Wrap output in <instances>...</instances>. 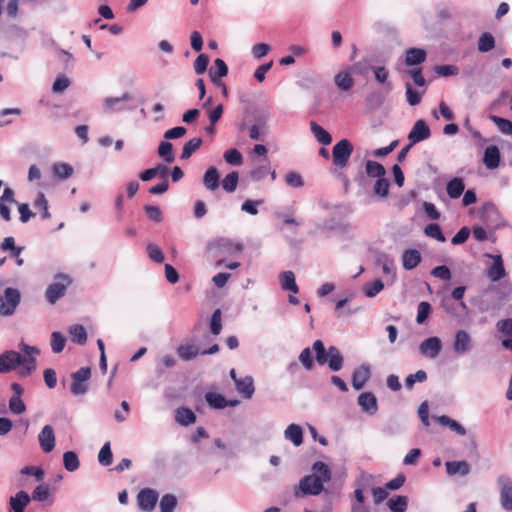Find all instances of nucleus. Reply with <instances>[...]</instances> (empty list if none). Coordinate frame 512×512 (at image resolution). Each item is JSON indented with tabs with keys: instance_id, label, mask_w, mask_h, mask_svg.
Listing matches in <instances>:
<instances>
[{
	"instance_id": "864d4df0",
	"label": "nucleus",
	"mask_w": 512,
	"mask_h": 512,
	"mask_svg": "<svg viewBox=\"0 0 512 512\" xmlns=\"http://www.w3.org/2000/svg\"><path fill=\"white\" fill-rule=\"evenodd\" d=\"M178 355L183 360H191L194 359L198 354L199 350L194 345H180L177 349Z\"/></svg>"
},
{
	"instance_id": "a19ab883",
	"label": "nucleus",
	"mask_w": 512,
	"mask_h": 512,
	"mask_svg": "<svg viewBox=\"0 0 512 512\" xmlns=\"http://www.w3.org/2000/svg\"><path fill=\"white\" fill-rule=\"evenodd\" d=\"M366 173L369 177L383 178L386 175L384 166L376 161L368 160L365 165Z\"/></svg>"
},
{
	"instance_id": "c9c22d12",
	"label": "nucleus",
	"mask_w": 512,
	"mask_h": 512,
	"mask_svg": "<svg viewBox=\"0 0 512 512\" xmlns=\"http://www.w3.org/2000/svg\"><path fill=\"white\" fill-rule=\"evenodd\" d=\"M312 469L313 474L311 476L317 477L322 485L330 480L331 472L325 463L318 461L313 465Z\"/></svg>"
},
{
	"instance_id": "4d7b16f0",
	"label": "nucleus",
	"mask_w": 512,
	"mask_h": 512,
	"mask_svg": "<svg viewBox=\"0 0 512 512\" xmlns=\"http://www.w3.org/2000/svg\"><path fill=\"white\" fill-rule=\"evenodd\" d=\"M98 461L102 466H109L113 461L110 442H106L98 453Z\"/></svg>"
},
{
	"instance_id": "0eeeda50",
	"label": "nucleus",
	"mask_w": 512,
	"mask_h": 512,
	"mask_svg": "<svg viewBox=\"0 0 512 512\" xmlns=\"http://www.w3.org/2000/svg\"><path fill=\"white\" fill-rule=\"evenodd\" d=\"M323 488L324 485L320 483L317 477L307 475L300 480L299 486L295 490V496L318 495L322 492Z\"/></svg>"
},
{
	"instance_id": "a211bd4d",
	"label": "nucleus",
	"mask_w": 512,
	"mask_h": 512,
	"mask_svg": "<svg viewBox=\"0 0 512 512\" xmlns=\"http://www.w3.org/2000/svg\"><path fill=\"white\" fill-rule=\"evenodd\" d=\"M357 402L361 410L369 415H374L378 410L377 398L372 392L361 393Z\"/></svg>"
},
{
	"instance_id": "bf43d9fd",
	"label": "nucleus",
	"mask_w": 512,
	"mask_h": 512,
	"mask_svg": "<svg viewBox=\"0 0 512 512\" xmlns=\"http://www.w3.org/2000/svg\"><path fill=\"white\" fill-rule=\"evenodd\" d=\"M424 233L426 236L436 239L439 242H445L446 238L442 233L440 226L436 223H431L427 225L424 229Z\"/></svg>"
},
{
	"instance_id": "6e6552de",
	"label": "nucleus",
	"mask_w": 512,
	"mask_h": 512,
	"mask_svg": "<svg viewBox=\"0 0 512 512\" xmlns=\"http://www.w3.org/2000/svg\"><path fill=\"white\" fill-rule=\"evenodd\" d=\"M133 96L129 92H125L119 97H106L102 102V110L105 114H112L124 111L126 109L124 103L131 101Z\"/></svg>"
},
{
	"instance_id": "79ce46f5",
	"label": "nucleus",
	"mask_w": 512,
	"mask_h": 512,
	"mask_svg": "<svg viewBox=\"0 0 512 512\" xmlns=\"http://www.w3.org/2000/svg\"><path fill=\"white\" fill-rule=\"evenodd\" d=\"M312 349L315 352L316 362L319 365H324L327 363L329 358V348L325 349L324 344L321 340H316L313 343Z\"/></svg>"
},
{
	"instance_id": "f704fd0d",
	"label": "nucleus",
	"mask_w": 512,
	"mask_h": 512,
	"mask_svg": "<svg viewBox=\"0 0 512 512\" xmlns=\"http://www.w3.org/2000/svg\"><path fill=\"white\" fill-rule=\"evenodd\" d=\"M268 174H271V178L272 180H275L276 178V173L275 171H270V166L268 164V162L264 163V164H259L258 166H255L251 171H250V178L253 180V181H261L262 179H264Z\"/></svg>"
},
{
	"instance_id": "e2e57ef3",
	"label": "nucleus",
	"mask_w": 512,
	"mask_h": 512,
	"mask_svg": "<svg viewBox=\"0 0 512 512\" xmlns=\"http://www.w3.org/2000/svg\"><path fill=\"white\" fill-rule=\"evenodd\" d=\"M9 410L11 413L19 415L26 411V405L19 396H12L9 400Z\"/></svg>"
},
{
	"instance_id": "6ab92c4d",
	"label": "nucleus",
	"mask_w": 512,
	"mask_h": 512,
	"mask_svg": "<svg viewBox=\"0 0 512 512\" xmlns=\"http://www.w3.org/2000/svg\"><path fill=\"white\" fill-rule=\"evenodd\" d=\"M371 377L370 367L362 364L357 367L352 374V386L355 390H360Z\"/></svg>"
},
{
	"instance_id": "2f4dec72",
	"label": "nucleus",
	"mask_w": 512,
	"mask_h": 512,
	"mask_svg": "<svg viewBox=\"0 0 512 512\" xmlns=\"http://www.w3.org/2000/svg\"><path fill=\"white\" fill-rule=\"evenodd\" d=\"M446 471L449 475L461 474L463 476L469 474L470 465L466 461H447L445 463Z\"/></svg>"
},
{
	"instance_id": "0e129e2a",
	"label": "nucleus",
	"mask_w": 512,
	"mask_h": 512,
	"mask_svg": "<svg viewBox=\"0 0 512 512\" xmlns=\"http://www.w3.org/2000/svg\"><path fill=\"white\" fill-rule=\"evenodd\" d=\"M70 86V80L64 74H60L55 79L52 90L54 93H62Z\"/></svg>"
},
{
	"instance_id": "37998d69",
	"label": "nucleus",
	"mask_w": 512,
	"mask_h": 512,
	"mask_svg": "<svg viewBox=\"0 0 512 512\" xmlns=\"http://www.w3.org/2000/svg\"><path fill=\"white\" fill-rule=\"evenodd\" d=\"M377 262L382 267V271L386 275H391L393 279L396 278V266L394 261L387 255H380Z\"/></svg>"
},
{
	"instance_id": "3c124183",
	"label": "nucleus",
	"mask_w": 512,
	"mask_h": 512,
	"mask_svg": "<svg viewBox=\"0 0 512 512\" xmlns=\"http://www.w3.org/2000/svg\"><path fill=\"white\" fill-rule=\"evenodd\" d=\"M218 248L223 253L232 254L242 251L243 245L241 243H234L229 239H220L218 241Z\"/></svg>"
},
{
	"instance_id": "e433bc0d",
	"label": "nucleus",
	"mask_w": 512,
	"mask_h": 512,
	"mask_svg": "<svg viewBox=\"0 0 512 512\" xmlns=\"http://www.w3.org/2000/svg\"><path fill=\"white\" fill-rule=\"evenodd\" d=\"M175 420L177 423L183 426H188L190 424L195 423L196 415L194 412L188 408H179L175 414Z\"/></svg>"
},
{
	"instance_id": "f257e3e1",
	"label": "nucleus",
	"mask_w": 512,
	"mask_h": 512,
	"mask_svg": "<svg viewBox=\"0 0 512 512\" xmlns=\"http://www.w3.org/2000/svg\"><path fill=\"white\" fill-rule=\"evenodd\" d=\"M18 348L20 352L6 350L0 354V373L16 371L20 377H28L36 371L40 349L24 342H20Z\"/></svg>"
},
{
	"instance_id": "72a5a7b5",
	"label": "nucleus",
	"mask_w": 512,
	"mask_h": 512,
	"mask_svg": "<svg viewBox=\"0 0 512 512\" xmlns=\"http://www.w3.org/2000/svg\"><path fill=\"white\" fill-rule=\"evenodd\" d=\"M68 333L71 337V341L78 345H84L87 341L86 329L80 324L71 325L68 328Z\"/></svg>"
},
{
	"instance_id": "7c9ffc66",
	"label": "nucleus",
	"mask_w": 512,
	"mask_h": 512,
	"mask_svg": "<svg viewBox=\"0 0 512 512\" xmlns=\"http://www.w3.org/2000/svg\"><path fill=\"white\" fill-rule=\"evenodd\" d=\"M465 190L464 180L462 178L455 177L451 179L446 185V191L450 198H459Z\"/></svg>"
},
{
	"instance_id": "052dcab7",
	"label": "nucleus",
	"mask_w": 512,
	"mask_h": 512,
	"mask_svg": "<svg viewBox=\"0 0 512 512\" xmlns=\"http://www.w3.org/2000/svg\"><path fill=\"white\" fill-rule=\"evenodd\" d=\"M66 339L60 332H53L51 334V349L54 353L58 354L63 351Z\"/></svg>"
},
{
	"instance_id": "13d9d810",
	"label": "nucleus",
	"mask_w": 512,
	"mask_h": 512,
	"mask_svg": "<svg viewBox=\"0 0 512 512\" xmlns=\"http://www.w3.org/2000/svg\"><path fill=\"white\" fill-rule=\"evenodd\" d=\"M223 157L229 165L240 166L243 163L242 154L235 148L227 150Z\"/></svg>"
},
{
	"instance_id": "423d86ee",
	"label": "nucleus",
	"mask_w": 512,
	"mask_h": 512,
	"mask_svg": "<svg viewBox=\"0 0 512 512\" xmlns=\"http://www.w3.org/2000/svg\"><path fill=\"white\" fill-rule=\"evenodd\" d=\"M500 492V505L506 512H512V479L506 475L497 478Z\"/></svg>"
},
{
	"instance_id": "4be33fe9",
	"label": "nucleus",
	"mask_w": 512,
	"mask_h": 512,
	"mask_svg": "<svg viewBox=\"0 0 512 512\" xmlns=\"http://www.w3.org/2000/svg\"><path fill=\"white\" fill-rule=\"evenodd\" d=\"M422 260L421 253L417 249H406L402 254V265L406 270H412L419 265Z\"/></svg>"
},
{
	"instance_id": "bb28decb",
	"label": "nucleus",
	"mask_w": 512,
	"mask_h": 512,
	"mask_svg": "<svg viewBox=\"0 0 512 512\" xmlns=\"http://www.w3.org/2000/svg\"><path fill=\"white\" fill-rule=\"evenodd\" d=\"M280 286L285 291H290L294 294L299 292L296 284L295 274L292 271H284L279 275Z\"/></svg>"
},
{
	"instance_id": "c756f323",
	"label": "nucleus",
	"mask_w": 512,
	"mask_h": 512,
	"mask_svg": "<svg viewBox=\"0 0 512 512\" xmlns=\"http://www.w3.org/2000/svg\"><path fill=\"white\" fill-rule=\"evenodd\" d=\"M335 85L342 91L350 90L354 85V79L350 71L344 70L337 73L334 77Z\"/></svg>"
},
{
	"instance_id": "f3484780",
	"label": "nucleus",
	"mask_w": 512,
	"mask_h": 512,
	"mask_svg": "<svg viewBox=\"0 0 512 512\" xmlns=\"http://www.w3.org/2000/svg\"><path fill=\"white\" fill-rule=\"evenodd\" d=\"M38 441L41 449L45 453H50L55 447V434L51 425H45L38 435Z\"/></svg>"
},
{
	"instance_id": "c85d7f7f",
	"label": "nucleus",
	"mask_w": 512,
	"mask_h": 512,
	"mask_svg": "<svg viewBox=\"0 0 512 512\" xmlns=\"http://www.w3.org/2000/svg\"><path fill=\"white\" fill-rule=\"evenodd\" d=\"M227 73H228V67H227L226 63L220 58H217L214 61V67L209 70V75H210L211 81L214 84H218V82L221 81V78L226 76Z\"/></svg>"
},
{
	"instance_id": "6e6d98bb",
	"label": "nucleus",
	"mask_w": 512,
	"mask_h": 512,
	"mask_svg": "<svg viewBox=\"0 0 512 512\" xmlns=\"http://www.w3.org/2000/svg\"><path fill=\"white\" fill-rule=\"evenodd\" d=\"M50 497V486L46 483L38 485L32 492L31 498L35 501L43 502Z\"/></svg>"
},
{
	"instance_id": "dca6fc26",
	"label": "nucleus",
	"mask_w": 512,
	"mask_h": 512,
	"mask_svg": "<svg viewBox=\"0 0 512 512\" xmlns=\"http://www.w3.org/2000/svg\"><path fill=\"white\" fill-rule=\"evenodd\" d=\"M16 203L17 201L15 199L14 191L11 188L6 187L0 197V216L2 219L5 221L11 220L10 206Z\"/></svg>"
},
{
	"instance_id": "39448f33",
	"label": "nucleus",
	"mask_w": 512,
	"mask_h": 512,
	"mask_svg": "<svg viewBox=\"0 0 512 512\" xmlns=\"http://www.w3.org/2000/svg\"><path fill=\"white\" fill-rule=\"evenodd\" d=\"M20 299L21 295L18 289L6 288L4 294L0 295V315H12L20 303Z\"/></svg>"
},
{
	"instance_id": "412c9836",
	"label": "nucleus",
	"mask_w": 512,
	"mask_h": 512,
	"mask_svg": "<svg viewBox=\"0 0 512 512\" xmlns=\"http://www.w3.org/2000/svg\"><path fill=\"white\" fill-rule=\"evenodd\" d=\"M498 212L494 204L487 202L485 203L479 210L478 216L481 221L487 226H493L495 224V217H497Z\"/></svg>"
},
{
	"instance_id": "9d476101",
	"label": "nucleus",
	"mask_w": 512,
	"mask_h": 512,
	"mask_svg": "<svg viewBox=\"0 0 512 512\" xmlns=\"http://www.w3.org/2000/svg\"><path fill=\"white\" fill-rule=\"evenodd\" d=\"M442 350V341L439 337L433 336L425 339L419 345V352L422 356L435 359Z\"/></svg>"
},
{
	"instance_id": "a18cd8bd",
	"label": "nucleus",
	"mask_w": 512,
	"mask_h": 512,
	"mask_svg": "<svg viewBox=\"0 0 512 512\" xmlns=\"http://www.w3.org/2000/svg\"><path fill=\"white\" fill-rule=\"evenodd\" d=\"M158 155L166 162L172 163L175 160L173 146L168 141H162L158 147Z\"/></svg>"
},
{
	"instance_id": "393cba45",
	"label": "nucleus",
	"mask_w": 512,
	"mask_h": 512,
	"mask_svg": "<svg viewBox=\"0 0 512 512\" xmlns=\"http://www.w3.org/2000/svg\"><path fill=\"white\" fill-rule=\"evenodd\" d=\"M326 364H328L329 369L334 372L340 371L343 368L344 357L337 347H329V358Z\"/></svg>"
},
{
	"instance_id": "ddd939ff",
	"label": "nucleus",
	"mask_w": 512,
	"mask_h": 512,
	"mask_svg": "<svg viewBox=\"0 0 512 512\" xmlns=\"http://www.w3.org/2000/svg\"><path fill=\"white\" fill-rule=\"evenodd\" d=\"M158 493L150 488L142 489L137 495V503L141 510L151 512L158 501Z\"/></svg>"
},
{
	"instance_id": "603ef678",
	"label": "nucleus",
	"mask_w": 512,
	"mask_h": 512,
	"mask_svg": "<svg viewBox=\"0 0 512 512\" xmlns=\"http://www.w3.org/2000/svg\"><path fill=\"white\" fill-rule=\"evenodd\" d=\"M33 205L36 209L41 211L43 219H48L51 217L48 200L42 192L38 193Z\"/></svg>"
},
{
	"instance_id": "09e8293b",
	"label": "nucleus",
	"mask_w": 512,
	"mask_h": 512,
	"mask_svg": "<svg viewBox=\"0 0 512 512\" xmlns=\"http://www.w3.org/2000/svg\"><path fill=\"white\" fill-rule=\"evenodd\" d=\"M201 138H193L186 142L183 146L181 159L186 160L201 146Z\"/></svg>"
},
{
	"instance_id": "f03ea898",
	"label": "nucleus",
	"mask_w": 512,
	"mask_h": 512,
	"mask_svg": "<svg viewBox=\"0 0 512 512\" xmlns=\"http://www.w3.org/2000/svg\"><path fill=\"white\" fill-rule=\"evenodd\" d=\"M72 279L67 274L55 275L53 282L48 285L45 291V298L50 304H55L60 298H62L67 288L71 285Z\"/></svg>"
},
{
	"instance_id": "58836bf2",
	"label": "nucleus",
	"mask_w": 512,
	"mask_h": 512,
	"mask_svg": "<svg viewBox=\"0 0 512 512\" xmlns=\"http://www.w3.org/2000/svg\"><path fill=\"white\" fill-rule=\"evenodd\" d=\"M310 127L311 132L318 142L323 145H329L332 142L331 135L322 126L318 125L316 122H311Z\"/></svg>"
},
{
	"instance_id": "473e14b6",
	"label": "nucleus",
	"mask_w": 512,
	"mask_h": 512,
	"mask_svg": "<svg viewBox=\"0 0 512 512\" xmlns=\"http://www.w3.org/2000/svg\"><path fill=\"white\" fill-rule=\"evenodd\" d=\"M203 184L209 191H215L219 186V173L215 167L206 170L203 177Z\"/></svg>"
},
{
	"instance_id": "20e7f679",
	"label": "nucleus",
	"mask_w": 512,
	"mask_h": 512,
	"mask_svg": "<svg viewBox=\"0 0 512 512\" xmlns=\"http://www.w3.org/2000/svg\"><path fill=\"white\" fill-rule=\"evenodd\" d=\"M91 377V369L82 367L71 374L70 392L74 396H82L88 391V380Z\"/></svg>"
},
{
	"instance_id": "69168bd1",
	"label": "nucleus",
	"mask_w": 512,
	"mask_h": 512,
	"mask_svg": "<svg viewBox=\"0 0 512 512\" xmlns=\"http://www.w3.org/2000/svg\"><path fill=\"white\" fill-rule=\"evenodd\" d=\"M495 41L492 34H482L478 41V49L481 52H488L494 48Z\"/></svg>"
},
{
	"instance_id": "338daca9",
	"label": "nucleus",
	"mask_w": 512,
	"mask_h": 512,
	"mask_svg": "<svg viewBox=\"0 0 512 512\" xmlns=\"http://www.w3.org/2000/svg\"><path fill=\"white\" fill-rule=\"evenodd\" d=\"M407 102L411 106L418 105L421 102V94L413 89L411 83L405 84Z\"/></svg>"
},
{
	"instance_id": "680f3d73",
	"label": "nucleus",
	"mask_w": 512,
	"mask_h": 512,
	"mask_svg": "<svg viewBox=\"0 0 512 512\" xmlns=\"http://www.w3.org/2000/svg\"><path fill=\"white\" fill-rule=\"evenodd\" d=\"M177 505V499L172 494L164 495L160 500V512H173Z\"/></svg>"
},
{
	"instance_id": "ea45409f",
	"label": "nucleus",
	"mask_w": 512,
	"mask_h": 512,
	"mask_svg": "<svg viewBox=\"0 0 512 512\" xmlns=\"http://www.w3.org/2000/svg\"><path fill=\"white\" fill-rule=\"evenodd\" d=\"M52 172L55 177L65 180L73 174V167L67 163L57 162L52 165Z\"/></svg>"
},
{
	"instance_id": "9b49d317",
	"label": "nucleus",
	"mask_w": 512,
	"mask_h": 512,
	"mask_svg": "<svg viewBox=\"0 0 512 512\" xmlns=\"http://www.w3.org/2000/svg\"><path fill=\"white\" fill-rule=\"evenodd\" d=\"M430 135L431 131L427 123L422 119L417 120L408 134L410 146L428 139Z\"/></svg>"
},
{
	"instance_id": "c03bdc74",
	"label": "nucleus",
	"mask_w": 512,
	"mask_h": 512,
	"mask_svg": "<svg viewBox=\"0 0 512 512\" xmlns=\"http://www.w3.org/2000/svg\"><path fill=\"white\" fill-rule=\"evenodd\" d=\"M408 505V498L406 496H396L387 502V506L392 512H405Z\"/></svg>"
},
{
	"instance_id": "aec40b11",
	"label": "nucleus",
	"mask_w": 512,
	"mask_h": 512,
	"mask_svg": "<svg viewBox=\"0 0 512 512\" xmlns=\"http://www.w3.org/2000/svg\"><path fill=\"white\" fill-rule=\"evenodd\" d=\"M501 161L500 150L495 145L486 147L483 155V163L489 170H494L499 167Z\"/></svg>"
},
{
	"instance_id": "5701e85b",
	"label": "nucleus",
	"mask_w": 512,
	"mask_h": 512,
	"mask_svg": "<svg viewBox=\"0 0 512 512\" xmlns=\"http://www.w3.org/2000/svg\"><path fill=\"white\" fill-rule=\"evenodd\" d=\"M235 388L245 399H251L255 392L254 381L251 376L239 379L235 383Z\"/></svg>"
},
{
	"instance_id": "8fccbe9b",
	"label": "nucleus",
	"mask_w": 512,
	"mask_h": 512,
	"mask_svg": "<svg viewBox=\"0 0 512 512\" xmlns=\"http://www.w3.org/2000/svg\"><path fill=\"white\" fill-rule=\"evenodd\" d=\"M373 194L379 198H386L389 194V181L383 177L375 181Z\"/></svg>"
},
{
	"instance_id": "f8f14e48",
	"label": "nucleus",
	"mask_w": 512,
	"mask_h": 512,
	"mask_svg": "<svg viewBox=\"0 0 512 512\" xmlns=\"http://www.w3.org/2000/svg\"><path fill=\"white\" fill-rule=\"evenodd\" d=\"M485 256L493 260V264L486 269V276L493 282H497L504 278L506 276V271L502 256L499 254H486Z\"/></svg>"
},
{
	"instance_id": "4c0bfd02",
	"label": "nucleus",
	"mask_w": 512,
	"mask_h": 512,
	"mask_svg": "<svg viewBox=\"0 0 512 512\" xmlns=\"http://www.w3.org/2000/svg\"><path fill=\"white\" fill-rule=\"evenodd\" d=\"M437 421L439 424L447 426L458 435L464 436L467 433L466 429L459 422L446 415L439 416Z\"/></svg>"
},
{
	"instance_id": "49530a36",
	"label": "nucleus",
	"mask_w": 512,
	"mask_h": 512,
	"mask_svg": "<svg viewBox=\"0 0 512 512\" xmlns=\"http://www.w3.org/2000/svg\"><path fill=\"white\" fill-rule=\"evenodd\" d=\"M239 181V174L236 171L228 173L222 180V188L229 193L236 190Z\"/></svg>"
},
{
	"instance_id": "5fc2aeb1",
	"label": "nucleus",
	"mask_w": 512,
	"mask_h": 512,
	"mask_svg": "<svg viewBox=\"0 0 512 512\" xmlns=\"http://www.w3.org/2000/svg\"><path fill=\"white\" fill-rule=\"evenodd\" d=\"M490 119L503 134L512 135V122L510 120L495 115L490 116Z\"/></svg>"
},
{
	"instance_id": "1a4fd4ad",
	"label": "nucleus",
	"mask_w": 512,
	"mask_h": 512,
	"mask_svg": "<svg viewBox=\"0 0 512 512\" xmlns=\"http://www.w3.org/2000/svg\"><path fill=\"white\" fill-rule=\"evenodd\" d=\"M473 340L470 334L465 330H459L455 333L453 341V351L458 355H464L473 349Z\"/></svg>"
},
{
	"instance_id": "7ed1b4c3",
	"label": "nucleus",
	"mask_w": 512,
	"mask_h": 512,
	"mask_svg": "<svg viewBox=\"0 0 512 512\" xmlns=\"http://www.w3.org/2000/svg\"><path fill=\"white\" fill-rule=\"evenodd\" d=\"M353 152V145L348 139L337 142L332 149V162L338 168H345Z\"/></svg>"
},
{
	"instance_id": "cd10ccee",
	"label": "nucleus",
	"mask_w": 512,
	"mask_h": 512,
	"mask_svg": "<svg viewBox=\"0 0 512 512\" xmlns=\"http://www.w3.org/2000/svg\"><path fill=\"white\" fill-rule=\"evenodd\" d=\"M426 59V52L420 48H410L405 52V63L407 66H415L423 63Z\"/></svg>"
},
{
	"instance_id": "2eb2a0df",
	"label": "nucleus",
	"mask_w": 512,
	"mask_h": 512,
	"mask_svg": "<svg viewBox=\"0 0 512 512\" xmlns=\"http://www.w3.org/2000/svg\"><path fill=\"white\" fill-rule=\"evenodd\" d=\"M357 67L359 69V73L361 75H367L368 70H371L374 74V77L376 81L379 84H387L388 78H389V71L385 66L381 65H367L366 63L359 62L357 64Z\"/></svg>"
},
{
	"instance_id": "de8ad7c7",
	"label": "nucleus",
	"mask_w": 512,
	"mask_h": 512,
	"mask_svg": "<svg viewBox=\"0 0 512 512\" xmlns=\"http://www.w3.org/2000/svg\"><path fill=\"white\" fill-rule=\"evenodd\" d=\"M63 464L67 471L74 472L79 468L80 462L78 456L73 451H67L63 454Z\"/></svg>"
},
{
	"instance_id": "774afa93",
	"label": "nucleus",
	"mask_w": 512,
	"mask_h": 512,
	"mask_svg": "<svg viewBox=\"0 0 512 512\" xmlns=\"http://www.w3.org/2000/svg\"><path fill=\"white\" fill-rule=\"evenodd\" d=\"M384 288V284L381 280H375L372 283L367 284L364 287V293L367 297H375Z\"/></svg>"
},
{
	"instance_id": "a878e982",
	"label": "nucleus",
	"mask_w": 512,
	"mask_h": 512,
	"mask_svg": "<svg viewBox=\"0 0 512 512\" xmlns=\"http://www.w3.org/2000/svg\"><path fill=\"white\" fill-rule=\"evenodd\" d=\"M284 438L298 447L303 443V430L298 424H290L284 431Z\"/></svg>"
},
{
	"instance_id": "b1692460",
	"label": "nucleus",
	"mask_w": 512,
	"mask_h": 512,
	"mask_svg": "<svg viewBox=\"0 0 512 512\" xmlns=\"http://www.w3.org/2000/svg\"><path fill=\"white\" fill-rule=\"evenodd\" d=\"M31 497L25 491H19L15 496L9 500V504L13 512H24L26 506L29 504Z\"/></svg>"
},
{
	"instance_id": "4468645a",
	"label": "nucleus",
	"mask_w": 512,
	"mask_h": 512,
	"mask_svg": "<svg viewBox=\"0 0 512 512\" xmlns=\"http://www.w3.org/2000/svg\"><path fill=\"white\" fill-rule=\"evenodd\" d=\"M205 400L212 409H224L226 407H235L239 405L240 401L237 399L228 400L222 394L217 392H207Z\"/></svg>"
}]
</instances>
